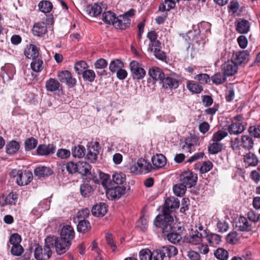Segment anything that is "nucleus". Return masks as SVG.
<instances>
[{"label": "nucleus", "instance_id": "nucleus-1", "mask_svg": "<svg viewBox=\"0 0 260 260\" xmlns=\"http://www.w3.org/2000/svg\"><path fill=\"white\" fill-rule=\"evenodd\" d=\"M174 219L172 216L158 215L154 220L155 226L161 228L162 233L167 239L174 244H179L181 241V236L174 232L173 224Z\"/></svg>", "mask_w": 260, "mask_h": 260}, {"label": "nucleus", "instance_id": "nucleus-2", "mask_svg": "<svg viewBox=\"0 0 260 260\" xmlns=\"http://www.w3.org/2000/svg\"><path fill=\"white\" fill-rule=\"evenodd\" d=\"M46 242L48 245H50V248L54 246L56 253L59 255L64 253L71 245L69 242L54 236H48L46 238Z\"/></svg>", "mask_w": 260, "mask_h": 260}, {"label": "nucleus", "instance_id": "nucleus-3", "mask_svg": "<svg viewBox=\"0 0 260 260\" xmlns=\"http://www.w3.org/2000/svg\"><path fill=\"white\" fill-rule=\"evenodd\" d=\"M134 15V10L131 9L125 12L123 15H120L116 17L114 24L116 27L121 29H125L130 25L131 19L129 17Z\"/></svg>", "mask_w": 260, "mask_h": 260}, {"label": "nucleus", "instance_id": "nucleus-4", "mask_svg": "<svg viewBox=\"0 0 260 260\" xmlns=\"http://www.w3.org/2000/svg\"><path fill=\"white\" fill-rule=\"evenodd\" d=\"M52 255V251L50 245L46 242V238L45 240V246L44 248L38 245L36 248L34 255L37 260H47Z\"/></svg>", "mask_w": 260, "mask_h": 260}, {"label": "nucleus", "instance_id": "nucleus-5", "mask_svg": "<svg viewBox=\"0 0 260 260\" xmlns=\"http://www.w3.org/2000/svg\"><path fill=\"white\" fill-rule=\"evenodd\" d=\"M91 167L88 164L84 161H80L78 165V172L82 175L87 177L88 180H92L94 182H98L97 178L91 173Z\"/></svg>", "mask_w": 260, "mask_h": 260}, {"label": "nucleus", "instance_id": "nucleus-6", "mask_svg": "<svg viewBox=\"0 0 260 260\" xmlns=\"http://www.w3.org/2000/svg\"><path fill=\"white\" fill-rule=\"evenodd\" d=\"M132 75L134 79L141 80L144 78L146 72L141 64L136 61H132L129 63Z\"/></svg>", "mask_w": 260, "mask_h": 260}, {"label": "nucleus", "instance_id": "nucleus-7", "mask_svg": "<svg viewBox=\"0 0 260 260\" xmlns=\"http://www.w3.org/2000/svg\"><path fill=\"white\" fill-rule=\"evenodd\" d=\"M197 179V175L190 171H185L180 176L181 182L189 188L195 185Z\"/></svg>", "mask_w": 260, "mask_h": 260}, {"label": "nucleus", "instance_id": "nucleus-8", "mask_svg": "<svg viewBox=\"0 0 260 260\" xmlns=\"http://www.w3.org/2000/svg\"><path fill=\"white\" fill-rule=\"evenodd\" d=\"M179 204V201L177 198L174 197L168 198L166 200L164 208L162 210V214L161 215L171 216L170 214V211L172 210L178 208Z\"/></svg>", "mask_w": 260, "mask_h": 260}, {"label": "nucleus", "instance_id": "nucleus-9", "mask_svg": "<svg viewBox=\"0 0 260 260\" xmlns=\"http://www.w3.org/2000/svg\"><path fill=\"white\" fill-rule=\"evenodd\" d=\"M106 189V195L108 198H110L111 200L119 199L125 191V187L120 186L108 187Z\"/></svg>", "mask_w": 260, "mask_h": 260}, {"label": "nucleus", "instance_id": "nucleus-10", "mask_svg": "<svg viewBox=\"0 0 260 260\" xmlns=\"http://www.w3.org/2000/svg\"><path fill=\"white\" fill-rule=\"evenodd\" d=\"M232 59L238 65L247 62L249 59V53L247 50H243L234 53Z\"/></svg>", "mask_w": 260, "mask_h": 260}, {"label": "nucleus", "instance_id": "nucleus-11", "mask_svg": "<svg viewBox=\"0 0 260 260\" xmlns=\"http://www.w3.org/2000/svg\"><path fill=\"white\" fill-rule=\"evenodd\" d=\"M75 237V232L73 227L69 225L63 226L60 233V238L66 242H69L71 245V241Z\"/></svg>", "mask_w": 260, "mask_h": 260}, {"label": "nucleus", "instance_id": "nucleus-12", "mask_svg": "<svg viewBox=\"0 0 260 260\" xmlns=\"http://www.w3.org/2000/svg\"><path fill=\"white\" fill-rule=\"evenodd\" d=\"M57 77L61 82L66 83L70 87H73L76 84V79L72 77L71 72L68 71L59 72Z\"/></svg>", "mask_w": 260, "mask_h": 260}, {"label": "nucleus", "instance_id": "nucleus-13", "mask_svg": "<svg viewBox=\"0 0 260 260\" xmlns=\"http://www.w3.org/2000/svg\"><path fill=\"white\" fill-rule=\"evenodd\" d=\"M151 161L153 164L152 166L153 170L164 167L167 163L166 157L161 154H156L153 156Z\"/></svg>", "mask_w": 260, "mask_h": 260}, {"label": "nucleus", "instance_id": "nucleus-14", "mask_svg": "<svg viewBox=\"0 0 260 260\" xmlns=\"http://www.w3.org/2000/svg\"><path fill=\"white\" fill-rule=\"evenodd\" d=\"M235 227L238 230L242 232H248L251 230V224L247 218L243 216H240L235 221Z\"/></svg>", "mask_w": 260, "mask_h": 260}, {"label": "nucleus", "instance_id": "nucleus-15", "mask_svg": "<svg viewBox=\"0 0 260 260\" xmlns=\"http://www.w3.org/2000/svg\"><path fill=\"white\" fill-rule=\"evenodd\" d=\"M238 67L233 60L228 61L222 66V70L224 73L228 76H233L237 71Z\"/></svg>", "mask_w": 260, "mask_h": 260}, {"label": "nucleus", "instance_id": "nucleus-16", "mask_svg": "<svg viewBox=\"0 0 260 260\" xmlns=\"http://www.w3.org/2000/svg\"><path fill=\"white\" fill-rule=\"evenodd\" d=\"M32 174L30 172L25 171L20 172L16 179V182L19 185L28 184L32 179Z\"/></svg>", "mask_w": 260, "mask_h": 260}, {"label": "nucleus", "instance_id": "nucleus-17", "mask_svg": "<svg viewBox=\"0 0 260 260\" xmlns=\"http://www.w3.org/2000/svg\"><path fill=\"white\" fill-rule=\"evenodd\" d=\"M18 200V195L15 193H10L6 197H0V205L3 206L6 205H15Z\"/></svg>", "mask_w": 260, "mask_h": 260}, {"label": "nucleus", "instance_id": "nucleus-18", "mask_svg": "<svg viewBox=\"0 0 260 260\" xmlns=\"http://www.w3.org/2000/svg\"><path fill=\"white\" fill-rule=\"evenodd\" d=\"M203 236L201 233L198 231L192 232L187 238V242L193 245H199L202 242Z\"/></svg>", "mask_w": 260, "mask_h": 260}, {"label": "nucleus", "instance_id": "nucleus-19", "mask_svg": "<svg viewBox=\"0 0 260 260\" xmlns=\"http://www.w3.org/2000/svg\"><path fill=\"white\" fill-rule=\"evenodd\" d=\"M55 147L53 144L40 145L37 148V153L40 155H48L54 153Z\"/></svg>", "mask_w": 260, "mask_h": 260}, {"label": "nucleus", "instance_id": "nucleus-20", "mask_svg": "<svg viewBox=\"0 0 260 260\" xmlns=\"http://www.w3.org/2000/svg\"><path fill=\"white\" fill-rule=\"evenodd\" d=\"M162 81L163 87L166 89H176L179 85L178 80L172 77H164Z\"/></svg>", "mask_w": 260, "mask_h": 260}, {"label": "nucleus", "instance_id": "nucleus-21", "mask_svg": "<svg viewBox=\"0 0 260 260\" xmlns=\"http://www.w3.org/2000/svg\"><path fill=\"white\" fill-rule=\"evenodd\" d=\"M149 75L155 81H162L164 79L165 74L162 70L156 67L150 68L148 72Z\"/></svg>", "mask_w": 260, "mask_h": 260}, {"label": "nucleus", "instance_id": "nucleus-22", "mask_svg": "<svg viewBox=\"0 0 260 260\" xmlns=\"http://www.w3.org/2000/svg\"><path fill=\"white\" fill-rule=\"evenodd\" d=\"M91 212L95 216H103L107 212V206L105 203H100L93 206Z\"/></svg>", "mask_w": 260, "mask_h": 260}, {"label": "nucleus", "instance_id": "nucleus-23", "mask_svg": "<svg viewBox=\"0 0 260 260\" xmlns=\"http://www.w3.org/2000/svg\"><path fill=\"white\" fill-rule=\"evenodd\" d=\"M47 31V25L45 22H38L34 25L32 32L35 36L39 37L45 35Z\"/></svg>", "mask_w": 260, "mask_h": 260}, {"label": "nucleus", "instance_id": "nucleus-24", "mask_svg": "<svg viewBox=\"0 0 260 260\" xmlns=\"http://www.w3.org/2000/svg\"><path fill=\"white\" fill-rule=\"evenodd\" d=\"M206 239L211 246L216 247L221 241V237L220 235L214 233H206Z\"/></svg>", "mask_w": 260, "mask_h": 260}, {"label": "nucleus", "instance_id": "nucleus-25", "mask_svg": "<svg viewBox=\"0 0 260 260\" xmlns=\"http://www.w3.org/2000/svg\"><path fill=\"white\" fill-rule=\"evenodd\" d=\"M244 125L239 122H234L229 126L228 131L231 135H239L244 131Z\"/></svg>", "mask_w": 260, "mask_h": 260}, {"label": "nucleus", "instance_id": "nucleus-26", "mask_svg": "<svg viewBox=\"0 0 260 260\" xmlns=\"http://www.w3.org/2000/svg\"><path fill=\"white\" fill-rule=\"evenodd\" d=\"M138 161L141 174H146L153 170L152 165L148 161L143 158H140Z\"/></svg>", "mask_w": 260, "mask_h": 260}, {"label": "nucleus", "instance_id": "nucleus-27", "mask_svg": "<svg viewBox=\"0 0 260 260\" xmlns=\"http://www.w3.org/2000/svg\"><path fill=\"white\" fill-rule=\"evenodd\" d=\"M147 36L151 42V43L149 45V50L152 51L153 47H158L160 46V43L157 40V36L155 31H150L148 32Z\"/></svg>", "mask_w": 260, "mask_h": 260}, {"label": "nucleus", "instance_id": "nucleus-28", "mask_svg": "<svg viewBox=\"0 0 260 260\" xmlns=\"http://www.w3.org/2000/svg\"><path fill=\"white\" fill-rule=\"evenodd\" d=\"M24 54L27 58L33 60L39 57V50L35 45L30 44L29 47L25 50Z\"/></svg>", "mask_w": 260, "mask_h": 260}, {"label": "nucleus", "instance_id": "nucleus-29", "mask_svg": "<svg viewBox=\"0 0 260 260\" xmlns=\"http://www.w3.org/2000/svg\"><path fill=\"white\" fill-rule=\"evenodd\" d=\"M244 162L248 166L254 167L257 165L258 159L255 154L249 152L244 155Z\"/></svg>", "mask_w": 260, "mask_h": 260}, {"label": "nucleus", "instance_id": "nucleus-30", "mask_svg": "<svg viewBox=\"0 0 260 260\" xmlns=\"http://www.w3.org/2000/svg\"><path fill=\"white\" fill-rule=\"evenodd\" d=\"M250 24L247 20L242 19L238 21L236 25V30L240 34H246L248 32Z\"/></svg>", "mask_w": 260, "mask_h": 260}, {"label": "nucleus", "instance_id": "nucleus-31", "mask_svg": "<svg viewBox=\"0 0 260 260\" xmlns=\"http://www.w3.org/2000/svg\"><path fill=\"white\" fill-rule=\"evenodd\" d=\"M187 88L192 93L198 94L203 89V87L193 81H188L186 84Z\"/></svg>", "mask_w": 260, "mask_h": 260}, {"label": "nucleus", "instance_id": "nucleus-32", "mask_svg": "<svg viewBox=\"0 0 260 260\" xmlns=\"http://www.w3.org/2000/svg\"><path fill=\"white\" fill-rule=\"evenodd\" d=\"M34 173L38 177H43L51 175L52 171L48 167L41 166L35 169Z\"/></svg>", "mask_w": 260, "mask_h": 260}, {"label": "nucleus", "instance_id": "nucleus-33", "mask_svg": "<svg viewBox=\"0 0 260 260\" xmlns=\"http://www.w3.org/2000/svg\"><path fill=\"white\" fill-rule=\"evenodd\" d=\"M179 0H165V1L160 5L159 9L161 11H169L173 9L177 2Z\"/></svg>", "mask_w": 260, "mask_h": 260}, {"label": "nucleus", "instance_id": "nucleus-34", "mask_svg": "<svg viewBox=\"0 0 260 260\" xmlns=\"http://www.w3.org/2000/svg\"><path fill=\"white\" fill-rule=\"evenodd\" d=\"M5 73L2 75V77L5 80L12 79L14 74L15 73V68L13 65L9 64L3 68Z\"/></svg>", "mask_w": 260, "mask_h": 260}, {"label": "nucleus", "instance_id": "nucleus-35", "mask_svg": "<svg viewBox=\"0 0 260 260\" xmlns=\"http://www.w3.org/2000/svg\"><path fill=\"white\" fill-rule=\"evenodd\" d=\"M253 141L252 138L248 135L243 136L241 138V146L246 150H250L253 147Z\"/></svg>", "mask_w": 260, "mask_h": 260}, {"label": "nucleus", "instance_id": "nucleus-36", "mask_svg": "<svg viewBox=\"0 0 260 260\" xmlns=\"http://www.w3.org/2000/svg\"><path fill=\"white\" fill-rule=\"evenodd\" d=\"M116 15L111 11L105 12L102 15V20L107 24H112L114 25L116 19Z\"/></svg>", "mask_w": 260, "mask_h": 260}, {"label": "nucleus", "instance_id": "nucleus-37", "mask_svg": "<svg viewBox=\"0 0 260 260\" xmlns=\"http://www.w3.org/2000/svg\"><path fill=\"white\" fill-rule=\"evenodd\" d=\"M98 146H96V149L92 147L89 149L86 156V159L91 163H94L97 160L98 155L99 153Z\"/></svg>", "mask_w": 260, "mask_h": 260}, {"label": "nucleus", "instance_id": "nucleus-38", "mask_svg": "<svg viewBox=\"0 0 260 260\" xmlns=\"http://www.w3.org/2000/svg\"><path fill=\"white\" fill-rule=\"evenodd\" d=\"M160 249L161 252L164 253V257L167 255L170 257L176 255L178 253L177 249L172 245H167L164 246Z\"/></svg>", "mask_w": 260, "mask_h": 260}, {"label": "nucleus", "instance_id": "nucleus-39", "mask_svg": "<svg viewBox=\"0 0 260 260\" xmlns=\"http://www.w3.org/2000/svg\"><path fill=\"white\" fill-rule=\"evenodd\" d=\"M59 82L53 78H50L46 82V88L48 91L53 92L57 90L59 87Z\"/></svg>", "mask_w": 260, "mask_h": 260}, {"label": "nucleus", "instance_id": "nucleus-40", "mask_svg": "<svg viewBox=\"0 0 260 260\" xmlns=\"http://www.w3.org/2000/svg\"><path fill=\"white\" fill-rule=\"evenodd\" d=\"M38 7L40 11L44 13H47L51 11L53 8V5L50 2L44 1H41L39 3Z\"/></svg>", "mask_w": 260, "mask_h": 260}, {"label": "nucleus", "instance_id": "nucleus-41", "mask_svg": "<svg viewBox=\"0 0 260 260\" xmlns=\"http://www.w3.org/2000/svg\"><path fill=\"white\" fill-rule=\"evenodd\" d=\"M19 144L17 142L11 141L6 145V152L8 154H13L19 150Z\"/></svg>", "mask_w": 260, "mask_h": 260}, {"label": "nucleus", "instance_id": "nucleus-42", "mask_svg": "<svg viewBox=\"0 0 260 260\" xmlns=\"http://www.w3.org/2000/svg\"><path fill=\"white\" fill-rule=\"evenodd\" d=\"M226 75L224 73L219 72L211 77L213 83L217 85L223 83L226 81Z\"/></svg>", "mask_w": 260, "mask_h": 260}, {"label": "nucleus", "instance_id": "nucleus-43", "mask_svg": "<svg viewBox=\"0 0 260 260\" xmlns=\"http://www.w3.org/2000/svg\"><path fill=\"white\" fill-rule=\"evenodd\" d=\"M43 61L41 58L38 57L32 60L30 64L31 69L36 72H39L42 71L43 69Z\"/></svg>", "mask_w": 260, "mask_h": 260}, {"label": "nucleus", "instance_id": "nucleus-44", "mask_svg": "<svg viewBox=\"0 0 260 260\" xmlns=\"http://www.w3.org/2000/svg\"><path fill=\"white\" fill-rule=\"evenodd\" d=\"M86 11L90 16L95 17L101 13L102 9L100 5L95 4L92 7L87 8Z\"/></svg>", "mask_w": 260, "mask_h": 260}, {"label": "nucleus", "instance_id": "nucleus-45", "mask_svg": "<svg viewBox=\"0 0 260 260\" xmlns=\"http://www.w3.org/2000/svg\"><path fill=\"white\" fill-rule=\"evenodd\" d=\"M124 64L119 59L112 60L109 64V70L113 73H116L121 68H123Z\"/></svg>", "mask_w": 260, "mask_h": 260}, {"label": "nucleus", "instance_id": "nucleus-46", "mask_svg": "<svg viewBox=\"0 0 260 260\" xmlns=\"http://www.w3.org/2000/svg\"><path fill=\"white\" fill-rule=\"evenodd\" d=\"M79 222L77 226V230L79 232L84 233L89 231L90 228L89 222L86 220H77Z\"/></svg>", "mask_w": 260, "mask_h": 260}, {"label": "nucleus", "instance_id": "nucleus-47", "mask_svg": "<svg viewBox=\"0 0 260 260\" xmlns=\"http://www.w3.org/2000/svg\"><path fill=\"white\" fill-rule=\"evenodd\" d=\"M215 256L219 260H227L229 258V252L222 248H218L214 252Z\"/></svg>", "mask_w": 260, "mask_h": 260}, {"label": "nucleus", "instance_id": "nucleus-48", "mask_svg": "<svg viewBox=\"0 0 260 260\" xmlns=\"http://www.w3.org/2000/svg\"><path fill=\"white\" fill-rule=\"evenodd\" d=\"M87 68L86 62L83 60L77 62L74 65V69L78 75L82 74Z\"/></svg>", "mask_w": 260, "mask_h": 260}, {"label": "nucleus", "instance_id": "nucleus-49", "mask_svg": "<svg viewBox=\"0 0 260 260\" xmlns=\"http://www.w3.org/2000/svg\"><path fill=\"white\" fill-rule=\"evenodd\" d=\"M222 144L218 142H214L208 148V151L211 154H217L222 149Z\"/></svg>", "mask_w": 260, "mask_h": 260}, {"label": "nucleus", "instance_id": "nucleus-50", "mask_svg": "<svg viewBox=\"0 0 260 260\" xmlns=\"http://www.w3.org/2000/svg\"><path fill=\"white\" fill-rule=\"evenodd\" d=\"M80 190L81 194L84 197H89L93 191L92 187L88 184L81 185Z\"/></svg>", "mask_w": 260, "mask_h": 260}, {"label": "nucleus", "instance_id": "nucleus-51", "mask_svg": "<svg viewBox=\"0 0 260 260\" xmlns=\"http://www.w3.org/2000/svg\"><path fill=\"white\" fill-rule=\"evenodd\" d=\"M186 187H187V186L181 183L173 187V191L176 196H182L185 193Z\"/></svg>", "mask_w": 260, "mask_h": 260}, {"label": "nucleus", "instance_id": "nucleus-52", "mask_svg": "<svg viewBox=\"0 0 260 260\" xmlns=\"http://www.w3.org/2000/svg\"><path fill=\"white\" fill-rule=\"evenodd\" d=\"M182 150L185 152H187L191 153L192 152L195 151V146L192 142L191 139H186L185 141L184 144L182 147Z\"/></svg>", "mask_w": 260, "mask_h": 260}, {"label": "nucleus", "instance_id": "nucleus-53", "mask_svg": "<svg viewBox=\"0 0 260 260\" xmlns=\"http://www.w3.org/2000/svg\"><path fill=\"white\" fill-rule=\"evenodd\" d=\"M85 151V149L83 146H75L72 150L73 156L75 157L81 158L84 156Z\"/></svg>", "mask_w": 260, "mask_h": 260}, {"label": "nucleus", "instance_id": "nucleus-54", "mask_svg": "<svg viewBox=\"0 0 260 260\" xmlns=\"http://www.w3.org/2000/svg\"><path fill=\"white\" fill-rule=\"evenodd\" d=\"M228 135L227 132L223 130H219L217 132L213 134L212 136V141L213 142H219Z\"/></svg>", "mask_w": 260, "mask_h": 260}, {"label": "nucleus", "instance_id": "nucleus-55", "mask_svg": "<svg viewBox=\"0 0 260 260\" xmlns=\"http://www.w3.org/2000/svg\"><path fill=\"white\" fill-rule=\"evenodd\" d=\"M125 180V175L122 173H116L112 175L113 182L116 184H122Z\"/></svg>", "mask_w": 260, "mask_h": 260}, {"label": "nucleus", "instance_id": "nucleus-56", "mask_svg": "<svg viewBox=\"0 0 260 260\" xmlns=\"http://www.w3.org/2000/svg\"><path fill=\"white\" fill-rule=\"evenodd\" d=\"M38 144V141L34 138H30L26 140L25 147L27 151H29L35 148Z\"/></svg>", "mask_w": 260, "mask_h": 260}, {"label": "nucleus", "instance_id": "nucleus-57", "mask_svg": "<svg viewBox=\"0 0 260 260\" xmlns=\"http://www.w3.org/2000/svg\"><path fill=\"white\" fill-rule=\"evenodd\" d=\"M235 97L234 86L233 84H229L226 86V99L228 101H232Z\"/></svg>", "mask_w": 260, "mask_h": 260}, {"label": "nucleus", "instance_id": "nucleus-58", "mask_svg": "<svg viewBox=\"0 0 260 260\" xmlns=\"http://www.w3.org/2000/svg\"><path fill=\"white\" fill-rule=\"evenodd\" d=\"M150 260H163L164 258V253L161 252V249H156L151 251Z\"/></svg>", "mask_w": 260, "mask_h": 260}, {"label": "nucleus", "instance_id": "nucleus-59", "mask_svg": "<svg viewBox=\"0 0 260 260\" xmlns=\"http://www.w3.org/2000/svg\"><path fill=\"white\" fill-rule=\"evenodd\" d=\"M82 75L84 79L89 82L93 81L95 77V74L94 72L91 70L86 69L85 71V72L82 74Z\"/></svg>", "mask_w": 260, "mask_h": 260}, {"label": "nucleus", "instance_id": "nucleus-60", "mask_svg": "<svg viewBox=\"0 0 260 260\" xmlns=\"http://www.w3.org/2000/svg\"><path fill=\"white\" fill-rule=\"evenodd\" d=\"M239 240L238 234L236 232L230 233L226 237V240L229 244H235Z\"/></svg>", "mask_w": 260, "mask_h": 260}, {"label": "nucleus", "instance_id": "nucleus-61", "mask_svg": "<svg viewBox=\"0 0 260 260\" xmlns=\"http://www.w3.org/2000/svg\"><path fill=\"white\" fill-rule=\"evenodd\" d=\"M78 164L70 161L66 164V169L70 174H74L78 172Z\"/></svg>", "mask_w": 260, "mask_h": 260}, {"label": "nucleus", "instance_id": "nucleus-62", "mask_svg": "<svg viewBox=\"0 0 260 260\" xmlns=\"http://www.w3.org/2000/svg\"><path fill=\"white\" fill-rule=\"evenodd\" d=\"M89 210L87 208L83 209L78 212L76 218L78 220H86L89 214Z\"/></svg>", "mask_w": 260, "mask_h": 260}, {"label": "nucleus", "instance_id": "nucleus-63", "mask_svg": "<svg viewBox=\"0 0 260 260\" xmlns=\"http://www.w3.org/2000/svg\"><path fill=\"white\" fill-rule=\"evenodd\" d=\"M194 79L199 81L201 84H206L210 81V77L207 74H200L195 76Z\"/></svg>", "mask_w": 260, "mask_h": 260}, {"label": "nucleus", "instance_id": "nucleus-64", "mask_svg": "<svg viewBox=\"0 0 260 260\" xmlns=\"http://www.w3.org/2000/svg\"><path fill=\"white\" fill-rule=\"evenodd\" d=\"M151 251L148 249H142L139 252L140 260H150Z\"/></svg>", "mask_w": 260, "mask_h": 260}]
</instances>
